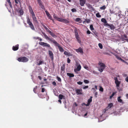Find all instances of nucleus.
Masks as SVG:
<instances>
[{"label":"nucleus","instance_id":"nucleus-24","mask_svg":"<svg viewBox=\"0 0 128 128\" xmlns=\"http://www.w3.org/2000/svg\"><path fill=\"white\" fill-rule=\"evenodd\" d=\"M92 96H91L90 98H89L88 100V103L90 104V103L92 102Z\"/></svg>","mask_w":128,"mask_h":128},{"label":"nucleus","instance_id":"nucleus-50","mask_svg":"<svg viewBox=\"0 0 128 128\" xmlns=\"http://www.w3.org/2000/svg\"><path fill=\"white\" fill-rule=\"evenodd\" d=\"M40 7L42 8V9H44V6L42 4L40 5Z\"/></svg>","mask_w":128,"mask_h":128},{"label":"nucleus","instance_id":"nucleus-10","mask_svg":"<svg viewBox=\"0 0 128 128\" xmlns=\"http://www.w3.org/2000/svg\"><path fill=\"white\" fill-rule=\"evenodd\" d=\"M42 34L43 35L44 37L46 38V40H49L50 41H52L53 42V41L54 40H52L51 38H49L48 37L47 35L46 34L44 33L43 32H42Z\"/></svg>","mask_w":128,"mask_h":128},{"label":"nucleus","instance_id":"nucleus-27","mask_svg":"<svg viewBox=\"0 0 128 128\" xmlns=\"http://www.w3.org/2000/svg\"><path fill=\"white\" fill-rule=\"evenodd\" d=\"M62 22L65 23H68L69 22L68 20L66 19H63V22Z\"/></svg>","mask_w":128,"mask_h":128},{"label":"nucleus","instance_id":"nucleus-60","mask_svg":"<svg viewBox=\"0 0 128 128\" xmlns=\"http://www.w3.org/2000/svg\"><path fill=\"white\" fill-rule=\"evenodd\" d=\"M31 14H32V17H33V16H35V14H34V12H32V13H31Z\"/></svg>","mask_w":128,"mask_h":128},{"label":"nucleus","instance_id":"nucleus-6","mask_svg":"<svg viewBox=\"0 0 128 128\" xmlns=\"http://www.w3.org/2000/svg\"><path fill=\"white\" fill-rule=\"evenodd\" d=\"M76 66H77L76 69H74V71L76 72H77L80 71L81 68V65L79 64L76 62Z\"/></svg>","mask_w":128,"mask_h":128},{"label":"nucleus","instance_id":"nucleus-21","mask_svg":"<svg viewBox=\"0 0 128 128\" xmlns=\"http://www.w3.org/2000/svg\"><path fill=\"white\" fill-rule=\"evenodd\" d=\"M116 93V92H113L112 95L110 96V98L111 99Z\"/></svg>","mask_w":128,"mask_h":128},{"label":"nucleus","instance_id":"nucleus-40","mask_svg":"<svg viewBox=\"0 0 128 128\" xmlns=\"http://www.w3.org/2000/svg\"><path fill=\"white\" fill-rule=\"evenodd\" d=\"M45 12L48 17L50 15L47 11H45Z\"/></svg>","mask_w":128,"mask_h":128},{"label":"nucleus","instance_id":"nucleus-38","mask_svg":"<svg viewBox=\"0 0 128 128\" xmlns=\"http://www.w3.org/2000/svg\"><path fill=\"white\" fill-rule=\"evenodd\" d=\"M30 9H29V10L31 14L32 12H33V11L32 10V8H31V6H29Z\"/></svg>","mask_w":128,"mask_h":128},{"label":"nucleus","instance_id":"nucleus-20","mask_svg":"<svg viewBox=\"0 0 128 128\" xmlns=\"http://www.w3.org/2000/svg\"><path fill=\"white\" fill-rule=\"evenodd\" d=\"M67 74L70 77H73L74 76V75L73 74L69 73H67Z\"/></svg>","mask_w":128,"mask_h":128},{"label":"nucleus","instance_id":"nucleus-51","mask_svg":"<svg viewBox=\"0 0 128 128\" xmlns=\"http://www.w3.org/2000/svg\"><path fill=\"white\" fill-rule=\"evenodd\" d=\"M84 68L88 70H89V68L87 66H84Z\"/></svg>","mask_w":128,"mask_h":128},{"label":"nucleus","instance_id":"nucleus-32","mask_svg":"<svg viewBox=\"0 0 128 128\" xmlns=\"http://www.w3.org/2000/svg\"><path fill=\"white\" fill-rule=\"evenodd\" d=\"M8 2V3L9 4L10 8H12V5L11 3L10 2V0H6Z\"/></svg>","mask_w":128,"mask_h":128},{"label":"nucleus","instance_id":"nucleus-43","mask_svg":"<svg viewBox=\"0 0 128 128\" xmlns=\"http://www.w3.org/2000/svg\"><path fill=\"white\" fill-rule=\"evenodd\" d=\"M38 2L39 4V5L42 4V2L40 0H38Z\"/></svg>","mask_w":128,"mask_h":128},{"label":"nucleus","instance_id":"nucleus-19","mask_svg":"<svg viewBox=\"0 0 128 128\" xmlns=\"http://www.w3.org/2000/svg\"><path fill=\"white\" fill-rule=\"evenodd\" d=\"M121 96H119L117 98L118 101L120 103H122V100L120 99Z\"/></svg>","mask_w":128,"mask_h":128},{"label":"nucleus","instance_id":"nucleus-37","mask_svg":"<svg viewBox=\"0 0 128 128\" xmlns=\"http://www.w3.org/2000/svg\"><path fill=\"white\" fill-rule=\"evenodd\" d=\"M30 9H29V10L31 14L32 12H33V11L32 10V8H31V6H29Z\"/></svg>","mask_w":128,"mask_h":128},{"label":"nucleus","instance_id":"nucleus-33","mask_svg":"<svg viewBox=\"0 0 128 128\" xmlns=\"http://www.w3.org/2000/svg\"><path fill=\"white\" fill-rule=\"evenodd\" d=\"M88 86H83L82 88L84 90H85L88 88Z\"/></svg>","mask_w":128,"mask_h":128},{"label":"nucleus","instance_id":"nucleus-58","mask_svg":"<svg viewBox=\"0 0 128 128\" xmlns=\"http://www.w3.org/2000/svg\"><path fill=\"white\" fill-rule=\"evenodd\" d=\"M86 33L88 34H90L91 32L89 30H88L87 31Z\"/></svg>","mask_w":128,"mask_h":128},{"label":"nucleus","instance_id":"nucleus-56","mask_svg":"<svg viewBox=\"0 0 128 128\" xmlns=\"http://www.w3.org/2000/svg\"><path fill=\"white\" fill-rule=\"evenodd\" d=\"M98 95V92H96L94 93V96L96 97H97V95Z\"/></svg>","mask_w":128,"mask_h":128},{"label":"nucleus","instance_id":"nucleus-23","mask_svg":"<svg viewBox=\"0 0 128 128\" xmlns=\"http://www.w3.org/2000/svg\"><path fill=\"white\" fill-rule=\"evenodd\" d=\"M63 19L62 18H59L58 17L57 19H56L58 21L62 22H63Z\"/></svg>","mask_w":128,"mask_h":128},{"label":"nucleus","instance_id":"nucleus-57","mask_svg":"<svg viewBox=\"0 0 128 128\" xmlns=\"http://www.w3.org/2000/svg\"><path fill=\"white\" fill-rule=\"evenodd\" d=\"M52 84L54 86L56 85V83L55 81H54L52 82Z\"/></svg>","mask_w":128,"mask_h":128},{"label":"nucleus","instance_id":"nucleus-55","mask_svg":"<svg viewBox=\"0 0 128 128\" xmlns=\"http://www.w3.org/2000/svg\"><path fill=\"white\" fill-rule=\"evenodd\" d=\"M114 12L113 10H110V14H114Z\"/></svg>","mask_w":128,"mask_h":128},{"label":"nucleus","instance_id":"nucleus-3","mask_svg":"<svg viewBox=\"0 0 128 128\" xmlns=\"http://www.w3.org/2000/svg\"><path fill=\"white\" fill-rule=\"evenodd\" d=\"M114 79L115 80L114 82L116 85L117 89L118 90H119L120 85L121 84V82L118 80V78L116 77H114Z\"/></svg>","mask_w":128,"mask_h":128},{"label":"nucleus","instance_id":"nucleus-7","mask_svg":"<svg viewBox=\"0 0 128 128\" xmlns=\"http://www.w3.org/2000/svg\"><path fill=\"white\" fill-rule=\"evenodd\" d=\"M53 43L56 46H57L59 50L61 52H63L64 51L63 49L61 46L59 44H58L56 41L54 40L53 41Z\"/></svg>","mask_w":128,"mask_h":128},{"label":"nucleus","instance_id":"nucleus-62","mask_svg":"<svg viewBox=\"0 0 128 128\" xmlns=\"http://www.w3.org/2000/svg\"><path fill=\"white\" fill-rule=\"evenodd\" d=\"M46 30L47 32H48L50 33L51 32V31H50V30H49L48 28L47 29H46Z\"/></svg>","mask_w":128,"mask_h":128},{"label":"nucleus","instance_id":"nucleus-12","mask_svg":"<svg viewBox=\"0 0 128 128\" xmlns=\"http://www.w3.org/2000/svg\"><path fill=\"white\" fill-rule=\"evenodd\" d=\"M75 91L77 95L82 94V90L81 89L76 90Z\"/></svg>","mask_w":128,"mask_h":128},{"label":"nucleus","instance_id":"nucleus-44","mask_svg":"<svg viewBox=\"0 0 128 128\" xmlns=\"http://www.w3.org/2000/svg\"><path fill=\"white\" fill-rule=\"evenodd\" d=\"M20 13L21 15H22L23 14V12L22 10H20Z\"/></svg>","mask_w":128,"mask_h":128},{"label":"nucleus","instance_id":"nucleus-1","mask_svg":"<svg viewBox=\"0 0 128 128\" xmlns=\"http://www.w3.org/2000/svg\"><path fill=\"white\" fill-rule=\"evenodd\" d=\"M98 64L99 66L98 70L100 72H102L106 67V66L104 64L100 62H99Z\"/></svg>","mask_w":128,"mask_h":128},{"label":"nucleus","instance_id":"nucleus-15","mask_svg":"<svg viewBox=\"0 0 128 128\" xmlns=\"http://www.w3.org/2000/svg\"><path fill=\"white\" fill-rule=\"evenodd\" d=\"M18 44H17L15 46L12 47V49L14 51L17 50L18 48Z\"/></svg>","mask_w":128,"mask_h":128},{"label":"nucleus","instance_id":"nucleus-34","mask_svg":"<svg viewBox=\"0 0 128 128\" xmlns=\"http://www.w3.org/2000/svg\"><path fill=\"white\" fill-rule=\"evenodd\" d=\"M98 46L100 49H102L103 47L101 43H99L98 44Z\"/></svg>","mask_w":128,"mask_h":128},{"label":"nucleus","instance_id":"nucleus-64","mask_svg":"<svg viewBox=\"0 0 128 128\" xmlns=\"http://www.w3.org/2000/svg\"><path fill=\"white\" fill-rule=\"evenodd\" d=\"M125 80L127 82H128V76L125 79Z\"/></svg>","mask_w":128,"mask_h":128},{"label":"nucleus","instance_id":"nucleus-9","mask_svg":"<svg viewBox=\"0 0 128 128\" xmlns=\"http://www.w3.org/2000/svg\"><path fill=\"white\" fill-rule=\"evenodd\" d=\"M106 26H108L109 28L112 30H113L115 28V27L112 24H109L108 23H106L105 25Z\"/></svg>","mask_w":128,"mask_h":128},{"label":"nucleus","instance_id":"nucleus-5","mask_svg":"<svg viewBox=\"0 0 128 128\" xmlns=\"http://www.w3.org/2000/svg\"><path fill=\"white\" fill-rule=\"evenodd\" d=\"M74 31L75 32V37L77 40L78 42L80 44L81 43V41L80 39V38L79 36L78 32V30L76 28H75L74 29Z\"/></svg>","mask_w":128,"mask_h":128},{"label":"nucleus","instance_id":"nucleus-53","mask_svg":"<svg viewBox=\"0 0 128 128\" xmlns=\"http://www.w3.org/2000/svg\"><path fill=\"white\" fill-rule=\"evenodd\" d=\"M70 60L69 59V58H67V62L68 63H69L70 62Z\"/></svg>","mask_w":128,"mask_h":128},{"label":"nucleus","instance_id":"nucleus-54","mask_svg":"<svg viewBox=\"0 0 128 128\" xmlns=\"http://www.w3.org/2000/svg\"><path fill=\"white\" fill-rule=\"evenodd\" d=\"M85 21L86 22H87V23H89L90 22V20L89 19H86L85 20Z\"/></svg>","mask_w":128,"mask_h":128},{"label":"nucleus","instance_id":"nucleus-41","mask_svg":"<svg viewBox=\"0 0 128 128\" xmlns=\"http://www.w3.org/2000/svg\"><path fill=\"white\" fill-rule=\"evenodd\" d=\"M80 20V19L79 18H77L75 20V21L77 22H79Z\"/></svg>","mask_w":128,"mask_h":128},{"label":"nucleus","instance_id":"nucleus-48","mask_svg":"<svg viewBox=\"0 0 128 128\" xmlns=\"http://www.w3.org/2000/svg\"><path fill=\"white\" fill-rule=\"evenodd\" d=\"M71 11L72 12H76V10L75 8L72 9L71 10Z\"/></svg>","mask_w":128,"mask_h":128},{"label":"nucleus","instance_id":"nucleus-18","mask_svg":"<svg viewBox=\"0 0 128 128\" xmlns=\"http://www.w3.org/2000/svg\"><path fill=\"white\" fill-rule=\"evenodd\" d=\"M103 116V114H102L101 116H100V117L98 119V122H101L103 120H104V119H102V116Z\"/></svg>","mask_w":128,"mask_h":128},{"label":"nucleus","instance_id":"nucleus-59","mask_svg":"<svg viewBox=\"0 0 128 128\" xmlns=\"http://www.w3.org/2000/svg\"><path fill=\"white\" fill-rule=\"evenodd\" d=\"M37 88V86H36L35 87V88H34V90H34V92L35 93H36V92L35 91V90H36Z\"/></svg>","mask_w":128,"mask_h":128},{"label":"nucleus","instance_id":"nucleus-47","mask_svg":"<svg viewBox=\"0 0 128 128\" xmlns=\"http://www.w3.org/2000/svg\"><path fill=\"white\" fill-rule=\"evenodd\" d=\"M53 16L54 18L56 19L58 18V17L56 16V14H54L53 15Z\"/></svg>","mask_w":128,"mask_h":128},{"label":"nucleus","instance_id":"nucleus-11","mask_svg":"<svg viewBox=\"0 0 128 128\" xmlns=\"http://www.w3.org/2000/svg\"><path fill=\"white\" fill-rule=\"evenodd\" d=\"M39 44L42 46H46L50 47V45L47 43L44 42H39Z\"/></svg>","mask_w":128,"mask_h":128},{"label":"nucleus","instance_id":"nucleus-25","mask_svg":"<svg viewBox=\"0 0 128 128\" xmlns=\"http://www.w3.org/2000/svg\"><path fill=\"white\" fill-rule=\"evenodd\" d=\"M113 104L112 103H110L108 104L107 108H111Z\"/></svg>","mask_w":128,"mask_h":128},{"label":"nucleus","instance_id":"nucleus-17","mask_svg":"<svg viewBox=\"0 0 128 128\" xmlns=\"http://www.w3.org/2000/svg\"><path fill=\"white\" fill-rule=\"evenodd\" d=\"M110 53L116 56V57L117 58V59L120 60L121 59V58H120L119 56H118L116 54H115L114 53H113L112 52H111Z\"/></svg>","mask_w":128,"mask_h":128},{"label":"nucleus","instance_id":"nucleus-22","mask_svg":"<svg viewBox=\"0 0 128 128\" xmlns=\"http://www.w3.org/2000/svg\"><path fill=\"white\" fill-rule=\"evenodd\" d=\"M101 21L104 24L107 23V21L104 18H102L101 20Z\"/></svg>","mask_w":128,"mask_h":128},{"label":"nucleus","instance_id":"nucleus-8","mask_svg":"<svg viewBox=\"0 0 128 128\" xmlns=\"http://www.w3.org/2000/svg\"><path fill=\"white\" fill-rule=\"evenodd\" d=\"M75 50L78 53L83 54L84 53L81 47H79L78 49H75Z\"/></svg>","mask_w":128,"mask_h":128},{"label":"nucleus","instance_id":"nucleus-52","mask_svg":"<svg viewBox=\"0 0 128 128\" xmlns=\"http://www.w3.org/2000/svg\"><path fill=\"white\" fill-rule=\"evenodd\" d=\"M90 104H89V103H88L87 104H86L84 103H83L82 104V105H83V104L85 105V106H88Z\"/></svg>","mask_w":128,"mask_h":128},{"label":"nucleus","instance_id":"nucleus-49","mask_svg":"<svg viewBox=\"0 0 128 128\" xmlns=\"http://www.w3.org/2000/svg\"><path fill=\"white\" fill-rule=\"evenodd\" d=\"M77 84L79 85H81L82 84V82L80 81L77 82Z\"/></svg>","mask_w":128,"mask_h":128},{"label":"nucleus","instance_id":"nucleus-29","mask_svg":"<svg viewBox=\"0 0 128 128\" xmlns=\"http://www.w3.org/2000/svg\"><path fill=\"white\" fill-rule=\"evenodd\" d=\"M100 89L99 90L100 91H101L102 92L104 91V89L101 86H99Z\"/></svg>","mask_w":128,"mask_h":128},{"label":"nucleus","instance_id":"nucleus-31","mask_svg":"<svg viewBox=\"0 0 128 128\" xmlns=\"http://www.w3.org/2000/svg\"><path fill=\"white\" fill-rule=\"evenodd\" d=\"M50 34L53 37H55L56 36L55 35V34L51 32H50Z\"/></svg>","mask_w":128,"mask_h":128},{"label":"nucleus","instance_id":"nucleus-61","mask_svg":"<svg viewBox=\"0 0 128 128\" xmlns=\"http://www.w3.org/2000/svg\"><path fill=\"white\" fill-rule=\"evenodd\" d=\"M48 17L49 18V19H50L51 20H52V16L50 15V16H48Z\"/></svg>","mask_w":128,"mask_h":128},{"label":"nucleus","instance_id":"nucleus-14","mask_svg":"<svg viewBox=\"0 0 128 128\" xmlns=\"http://www.w3.org/2000/svg\"><path fill=\"white\" fill-rule=\"evenodd\" d=\"M80 4L82 6H84L85 3V0H80Z\"/></svg>","mask_w":128,"mask_h":128},{"label":"nucleus","instance_id":"nucleus-39","mask_svg":"<svg viewBox=\"0 0 128 128\" xmlns=\"http://www.w3.org/2000/svg\"><path fill=\"white\" fill-rule=\"evenodd\" d=\"M64 54L66 55L69 56V53L66 51H64Z\"/></svg>","mask_w":128,"mask_h":128},{"label":"nucleus","instance_id":"nucleus-63","mask_svg":"<svg viewBox=\"0 0 128 128\" xmlns=\"http://www.w3.org/2000/svg\"><path fill=\"white\" fill-rule=\"evenodd\" d=\"M19 0H15V2L16 4H18V2H19Z\"/></svg>","mask_w":128,"mask_h":128},{"label":"nucleus","instance_id":"nucleus-2","mask_svg":"<svg viewBox=\"0 0 128 128\" xmlns=\"http://www.w3.org/2000/svg\"><path fill=\"white\" fill-rule=\"evenodd\" d=\"M26 19L27 22L29 24L31 29L32 30H35L34 26L32 22L30 21V19L28 16L27 17Z\"/></svg>","mask_w":128,"mask_h":128},{"label":"nucleus","instance_id":"nucleus-28","mask_svg":"<svg viewBox=\"0 0 128 128\" xmlns=\"http://www.w3.org/2000/svg\"><path fill=\"white\" fill-rule=\"evenodd\" d=\"M106 8V6L104 5L100 8V9L102 10H104Z\"/></svg>","mask_w":128,"mask_h":128},{"label":"nucleus","instance_id":"nucleus-16","mask_svg":"<svg viewBox=\"0 0 128 128\" xmlns=\"http://www.w3.org/2000/svg\"><path fill=\"white\" fill-rule=\"evenodd\" d=\"M32 19L34 22L37 23L38 22L36 20V18L35 16L32 17Z\"/></svg>","mask_w":128,"mask_h":128},{"label":"nucleus","instance_id":"nucleus-4","mask_svg":"<svg viewBox=\"0 0 128 128\" xmlns=\"http://www.w3.org/2000/svg\"><path fill=\"white\" fill-rule=\"evenodd\" d=\"M17 60L19 62H26L28 60V58L25 57H20L18 58Z\"/></svg>","mask_w":128,"mask_h":128},{"label":"nucleus","instance_id":"nucleus-13","mask_svg":"<svg viewBox=\"0 0 128 128\" xmlns=\"http://www.w3.org/2000/svg\"><path fill=\"white\" fill-rule=\"evenodd\" d=\"M48 54L50 56L52 60H53L54 59V54L52 51L50 50L48 51Z\"/></svg>","mask_w":128,"mask_h":128},{"label":"nucleus","instance_id":"nucleus-46","mask_svg":"<svg viewBox=\"0 0 128 128\" xmlns=\"http://www.w3.org/2000/svg\"><path fill=\"white\" fill-rule=\"evenodd\" d=\"M57 79L58 81L60 82L61 80V78L57 76Z\"/></svg>","mask_w":128,"mask_h":128},{"label":"nucleus","instance_id":"nucleus-42","mask_svg":"<svg viewBox=\"0 0 128 128\" xmlns=\"http://www.w3.org/2000/svg\"><path fill=\"white\" fill-rule=\"evenodd\" d=\"M63 97V96L62 95H60L59 96V98L60 99H62Z\"/></svg>","mask_w":128,"mask_h":128},{"label":"nucleus","instance_id":"nucleus-35","mask_svg":"<svg viewBox=\"0 0 128 128\" xmlns=\"http://www.w3.org/2000/svg\"><path fill=\"white\" fill-rule=\"evenodd\" d=\"M96 16L98 18H100L101 16V15L100 14L99 12L97 13L96 14Z\"/></svg>","mask_w":128,"mask_h":128},{"label":"nucleus","instance_id":"nucleus-36","mask_svg":"<svg viewBox=\"0 0 128 128\" xmlns=\"http://www.w3.org/2000/svg\"><path fill=\"white\" fill-rule=\"evenodd\" d=\"M90 29L91 30H94V28H93V26L92 25H90Z\"/></svg>","mask_w":128,"mask_h":128},{"label":"nucleus","instance_id":"nucleus-30","mask_svg":"<svg viewBox=\"0 0 128 128\" xmlns=\"http://www.w3.org/2000/svg\"><path fill=\"white\" fill-rule=\"evenodd\" d=\"M84 82L85 84H88L89 82V81L86 80H84Z\"/></svg>","mask_w":128,"mask_h":128},{"label":"nucleus","instance_id":"nucleus-26","mask_svg":"<svg viewBox=\"0 0 128 128\" xmlns=\"http://www.w3.org/2000/svg\"><path fill=\"white\" fill-rule=\"evenodd\" d=\"M44 61L43 60H40L39 61V63L38 64V65H40L42 64H44Z\"/></svg>","mask_w":128,"mask_h":128},{"label":"nucleus","instance_id":"nucleus-45","mask_svg":"<svg viewBox=\"0 0 128 128\" xmlns=\"http://www.w3.org/2000/svg\"><path fill=\"white\" fill-rule=\"evenodd\" d=\"M64 70V66H62L60 70Z\"/></svg>","mask_w":128,"mask_h":128}]
</instances>
